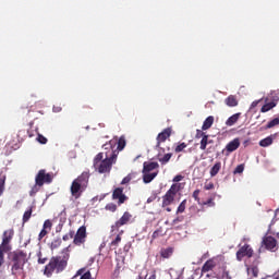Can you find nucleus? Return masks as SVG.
<instances>
[{
  "mask_svg": "<svg viewBox=\"0 0 279 279\" xmlns=\"http://www.w3.org/2000/svg\"><path fill=\"white\" fill-rule=\"evenodd\" d=\"M89 180H90V172H86V171L73 180L70 191L74 199H80V197H82V193H84V191L88 189Z\"/></svg>",
  "mask_w": 279,
  "mask_h": 279,
  "instance_id": "obj_1",
  "label": "nucleus"
},
{
  "mask_svg": "<svg viewBox=\"0 0 279 279\" xmlns=\"http://www.w3.org/2000/svg\"><path fill=\"white\" fill-rule=\"evenodd\" d=\"M117 163V159L105 157L104 153H98L94 158V168L98 173H110L112 171V165Z\"/></svg>",
  "mask_w": 279,
  "mask_h": 279,
  "instance_id": "obj_2",
  "label": "nucleus"
},
{
  "mask_svg": "<svg viewBox=\"0 0 279 279\" xmlns=\"http://www.w3.org/2000/svg\"><path fill=\"white\" fill-rule=\"evenodd\" d=\"M66 259L57 256V257H51L50 262L48 265H46L44 269V275L47 276V278H51L53 276V271L57 269V274L62 272L63 269H66Z\"/></svg>",
  "mask_w": 279,
  "mask_h": 279,
  "instance_id": "obj_3",
  "label": "nucleus"
},
{
  "mask_svg": "<svg viewBox=\"0 0 279 279\" xmlns=\"http://www.w3.org/2000/svg\"><path fill=\"white\" fill-rule=\"evenodd\" d=\"M180 193V184L173 183L170 189L162 196V208L171 206L172 202H175V196Z\"/></svg>",
  "mask_w": 279,
  "mask_h": 279,
  "instance_id": "obj_4",
  "label": "nucleus"
},
{
  "mask_svg": "<svg viewBox=\"0 0 279 279\" xmlns=\"http://www.w3.org/2000/svg\"><path fill=\"white\" fill-rule=\"evenodd\" d=\"M264 250H267L268 252H278V240L271 235H265L262 240V245L258 250V254L263 252Z\"/></svg>",
  "mask_w": 279,
  "mask_h": 279,
  "instance_id": "obj_5",
  "label": "nucleus"
},
{
  "mask_svg": "<svg viewBox=\"0 0 279 279\" xmlns=\"http://www.w3.org/2000/svg\"><path fill=\"white\" fill-rule=\"evenodd\" d=\"M102 149L105 158H111L113 160H117V156H119V151H117V138H112L108 143L102 145Z\"/></svg>",
  "mask_w": 279,
  "mask_h": 279,
  "instance_id": "obj_6",
  "label": "nucleus"
},
{
  "mask_svg": "<svg viewBox=\"0 0 279 279\" xmlns=\"http://www.w3.org/2000/svg\"><path fill=\"white\" fill-rule=\"evenodd\" d=\"M35 182H37L39 186L51 184V182H53V172H47L45 169L39 170L35 177Z\"/></svg>",
  "mask_w": 279,
  "mask_h": 279,
  "instance_id": "obj_7",
  "label": "nucleus"
},
{
  "mask_svg": "<svg viewBox=\"0 0 279 279\" xmlns=\"http://www.w3.org/2000/svg\"><path fill=\"white\" fill-rule=\"evenodd\" d=\"M132 215L130 211H124L122 217L114 222V225L111 226V232H119V228H122V226H128L129 223H132Z\"/></svg>",
  "mask_w": 279,
  "mask_h": 279,
  "instance_id": "obj_8",
  "label": "nucleus"
},
{
  "mask_svg": "<svg viewBox=\"0 0 279 279\" xmlns=\"http://www.w3.org/2000/svg\"><path fill=\"white\" fill-rule=\"evenodd\" d=\"M236 260L241 262L243 260V258H252V256H254V248H252V246L250 244H244L243 246H241L236 254Z\"/></svg>",
  "mask_w": 279,
  "mask_h": 279,
  "instance_id": "obj_9",
  "label": "nucleus"
},
{
  "mask_svg": "<svg viewBox=\"0 0 279 279\" xmlns=\"http://www.w3.org/2000/svg\"><path fill=\"white\" fill-rule=\"evenodd\" d=\"M11 264L25 265L27 263V253L23 251H14L10 255Z\"/></svg>",
  "mask_w": 279,
  "mask_h": 279,
  "instance_id": "obj_10",
  "label": "nucleus"
},
{
  "mask_svg": "<svg viewBox=\"0 0 279 279\" xmlns=\"http://www.w3.org/2000/svg\"><path fill=\"white\" fill-rule=\"evenodd\" d=\"M74 245H84L86 243V227L82 226L77 229L73 240Z\"/></svg>",
  "mask_w": 279,
  "mask_h": 279,
  "instance_id": "obj_11",
  "label": "nucleus"
},
{
  "mask_svg": "<svg viewBox=\"0 0 279 279\" xmlns=\"http://www.w3.org/2000/svg\"><path fill=\"white\" fill-rule=\"evenodd\" d=\"M112 199H118V206L125 204L129 197L123 193V187H116L112 192Z\"/></svg>",
  "mask_w": 279,
  "mask_h": 279,
  "instance_id": "obj_12",
  "label": "nucleus"
},
{
  "mask_svg": "<svg viewBox=\"0 0 279 279\" xmlns=\"http://www.w3.org/2000/svg\"><path fill=\"white\" fill-rule=\"evenodd\" d=\"M25 265L23 264H11V274L15 276V278L23 279L25 278Z\"/></svg>",
  "mask_w": 279,
  "mask_h": 279,
  "instance_id": "obj_13",
  "label": "nucleus"
},
{
  "mask_svg": "<svg viewBox=\"0 0 279 279\" xmlns=\"http://www.w3.org/2000/svg\"><path fill=\"white\" fill-rule=\"evenodd\" d=\"M170 137H171V128H167L157 135L156 148L160 149L161 143H165V141H167V138H170Z\"/></svg>",
  "mask_w": 279,
  "mask_h": 279,
  "instance_id": "obj_14",
  "label": "nucleus"
},
{
  "mask_svg": "<svg viewBox=\"0 0 279 279\" xmlns=\"http://www.w3.org/2000/svg\"><path fill=\"white\" fill-rule=\"evenodd\" d=\"M217 267V260L215 258L208 259L202 267V274H208Z\"/></svg>",
  "mask_w": 279,
  "mask_h": 279,
  "instance_id": "obj_15",
  "label": "nucleus"
},
{
  "mask_svg": "<svg viewBox=\"0 0 279 279\" xmlns=\"http://www.w3.org/2000/svg\"><path fill=\"white\" fill-rule=\"evenodd\" d=\"M159 167H160V165H158V162H156V161H150V162L145 161L143 163L142 173H151V171L158 169Z\"/></svg>",
  "mask_w": 279,
  "mask_h": 279,
  "instance_id": "obj_16",
  "label": "nucleus"
},
{
  "mask_svg": "<svg viewBox=\"0 0 279 279\" xmlns=\"http://www.w3.org/2000/svg\"><path fill=\"white\" fill-rule=\"evenodd\" d=\"M239 147H241V141L239 138H234L227 144L226 149L229 151V154H232V151H236Z\"/></svg>",
  "mask_w": 279,
  "mask_h": 279,
  "instance_id": "obj_17",
  "label": "nucleus"
},
{
  "mask_svg": "<svg viewBox=\"0 0 279 279\" xmlns=\"http://www.w3.org/2000/svg\"><path fill=\"white\" fill-rule=\"evenodd\" d=\"M225 104L229 108H235V106H239V100L236 99V96L230 95L225 99Z\"/></svg>",
  "mask_w": 279,
  "mask_h": 279,
  "instance_id": "obj_18",
  "label": "nucleus"
},
{
  "mask_svg": "<svg viewBox=\"0 0 279 279\" xmlns=\"http://www.w3.org/2000/svg\"><path fill=\"white\" fill-rule=\"evenodd\" d=\"M14 239V229L5 230L2 234V242L12 243Z\"/></svg>",
  "mask_w": 279,
  "mask_h": 279,
  "instance_id": "obj_19",
  "label": "nucleus"
},
{
  "mask_svg": "<svg viewBox=\"0 0 279 279\" xmlns=\"http://www.w3.org/2000/svg\"><path fill=\"white\" fill-rule=\"evenodd\" d=\"M158 175V171L156 172H143V182L144 184H149Z\"/></svg>",
  "mask_w": 279,
  "mask_h": 279,
  "instance_id": "obj_20",
  "label": "nucleus"
},
{
  "mask_svg": "<svg viewBox=\"0 0 279 279\" xmlns=\"http://www.w3.org/2000/svg\"><path fill=\"white\" fill-rule=\"evenodd\" d=\"M213 123H215V117L213 116L207 117L203 122L202 130L203 131L210 130V128H213Z\"/></svg>",
  "mask_w": 279,
  "mask_h": 279,
  "instance_id": "obj_21",
  "label": "nucleus"
},
{
  "mask_svg": "<svg viewBox=\"0 0 279 279\" xmlns=\"http://www.w3.org/2000/svg\"><path fill=\"white\" fill-rule=\"evenodd\" d=\"M160 256L161 258H171V256H173V247L161 248Z\"/></svg>",
  "mask_w": 279,
  "mask_h": 279,
  "instance_id": "obj_22",
  "label": "nucleus"
},
{
  "mask_svg": "<svg viewBox=\"0 0 279 279\" xmlns=\"http://www.w3.org/2000/svg\"><path fill=\"white\" fill-rule=\"evenodd\" d=\"M125 136H121L119 140H117V145H116V149L119 154V151H123V149H125Z\"/></svg>",
  "mask_w": 279,
  "mask_h": 279,
  "instance_id": "obj_23",
  "label": "nucleus"
},
{
  "mask_svg": "<svg viewBox=\"0 0 279 279\" xmlns=\"http://www.w3.org/2000/svg\"><path fill=\"white\" fill-rule=\"evenodd\" d=\"M239 119H241V113H235L230 118H228V120L226 121V125H228L229 128H232V125H234V123H236Z\"/></svg>",
  "mask_w": 279,
  "mask_h": 279,
  "instance_id": "obj_24",
  "label": "nucleus"
},
{
  "mask_svg": "<svg viewBox=\"0 0 279 279\" xmlns=\"http://www.w3.org/2000/svg\"><path fill=\"white\" fill-rule=\"evenodd\" d=\"M219 171H221V161H217L214 167H211L209 173L211 178H215V175H217V173H219Z\"/></svg>",
  "mask_w": 279,
  "mask_h": 279,
  "instance_id": "obj_25",
  "label": "nucleus"
},
{
  "mask_svg": "<svg viewBox=\"0 0 279 279\" xmlns=\"http://www.w3.org/2000/svg\"><path fill=\"white\" fill-rule=\"evenodd\" d=\"M274 144V137L270 135L262 141H259V147H269Z\"/></svg>",
  "mask_w": 279,
  "mask_h": 279,
  "instance_id": "obj_26",
  "label": "nucleus"
},
{
  "mask_svg": "<svg viewBox=\"0 0 279 279\" xmlns=\"http://www.w3.org/2000/svg\"><path fill=\"white\" fill-rule=\"evenodd\" d=\"M12 251V245H10V242H1L0 244V252L3 254H8V252Z\"/></svg>",
  "mask_w": 279,
  "mask_h": 279,
  "instance_id": "obj_27",
  "label": "nucleus"
},
{
  "mask_svg": "<svg viewBox=\"0 0 279 279\" xmlns=\"http://www.w3.org/2000/svg\"><path fill=\"white\" fill-rule=\"evenodd\" d=\"M199 206H207V208H215L216 203H215V196L209 197L207 201L202 202Z\"/></svg>",
  "mask_w": 279,
  "mask_h": 279,
  "instance_id": "obj_28",
  "label": "nucleus"
},
{
  "mask_svg": "<svg viewBox=\"0 0 279 279\" xmlns=\"http://www.w3.org/2000/svg\"><path fill=\"white\" fill-rule=\"evenodd\" d=\"M272 108H276V102H275V101L265 104V105L262 107L260 112H269V110H272Z\"/></svg>",
  "mask_w": 279,
  "mask_h": 279,
  "instance_id": "obj_29",
  "label": "nucleus"
},
{
  "mask_svg": "<svg viewBox=\"0 0 279 279\" xmlns=\"http://www.w3.org/2000/svg\"><path fill=\"white\" fill-rule=\"evenodd\" d=\"M173 157V154L168 153L162 157H159L158 160L161 165H167V162H169V160H171V158Z\"/></svg>",
  "mask_w": 279,
  "mask_h": 279,
  "instance_id": "obj_30",
  "label": "nucleus"
},
{
  "mask_svg": "<svg viewBox=\"0 0 279 279\" xmlns=\"http://www.w3.org/2000/svg\"><path fill=\"white\" fill-rule=\"evenodd\" d=\"M60 245H62V239L57 238V239L52 240V242L50 244V250H58V247H60Z\"/></svg>",
  "mask_w": 279,
  "mask_h": 279,
  "instance_id": "obj_31",
  "label": "nucleus"
},
{
  "mask_svg": "<svg viewBox=\"0 0 279 279\" xmlns=\"http://www.w3.org/2000/svg\"><path fill=\"white\" fill-rule=\"evenodd\" d=\"M121 234H123V231H120V234H118L116 239L111 241V247H119V243H121Z\"/></svg>",
  "mask_w": 279,
  "mask_h": 279,
  "instance_id": "obj_32",
  "label": "nucleus"
},
{
  "mask_svg": "<svg viewBox=\"0 0 279 279\" xmlns=\"http://www.w3.org/2000/svg\"><path fill=\"white\" fill-rule=\"evenodd\" d=\"M185 210H186V199H183L177 209V215H180V214L184 213Z\"/></svg>",
  "mask_w": 279,
  "mask_h": 279,
  "instance_id": "obj_33",
  "label": "nucleus"
},
{
  "mask_svg": "<svg viewBox=\"0 0 279 279\" xmlns=\"http://www.w3.org/2000/svg\"><path fill=\"white\" fill-rule=\"evenodd\" d=\"M276 125H279V118H275L270 122H268L266 125V130H271V128H276Z\"/></svg>",
  "mask_w": 279,
  "mask_h": 279,
  "instance_id": "obj_34",
  "label": "nucleus"
},
{
  "mask_svg": "<svg viewBox=\"0 0 279 279\" xmlns=\"http://www.w3.org/2000/svg\"><path fill=\"white\" fill-rule=\"evenodd\" d=\"M214 278H215V279H220V278H221V279H232V277H230V272H229L228 270H226V269H223L221 276L216 275V276H214Z\"/></svg>",
  "mask_w": 279,
  "mask_h": 279,
  "instance_id": "obj_35",
  "label": "nucleus"
},
{
  "mask_svg": "<svg viewBox=\"0 0 279 279\" xmlns=\"http://www.w3.org/2000/svg\"><path fill=\"white\" fill-rule=\"evenodd\" d=\"M208 145V135H204V137L201 140V147L203 151L206 150V147Z\"/></svg>",
  "mask_w": 279,
  "mask_h": 279,
  "instance_id": "obj_36",
  "label": "nucleus"
},
{
  "mask_svg": "<svg viewBox=\"0 0 279 279\" xmlns=\"http://www.w3.org/2000/svg\"><path fill=\"white\" fill-rule=\"evenodd\" d=\"M29 219H32V208H29L28 210H26L23 215V223H27V221H29Z\"/></svg>",
  "mask_w": 279,
  "mask_h": 279,
  "instance_id": "obj_37",
  "label": "nucleus"
},
{
  "mask_svg": "<svg viewBox=\"0 0 279 279\" xmlns=\"http://www.w3.org/2000/svg\"><path fill=\"white\" fill-rule=\"evenodd\" d=\"M43 186L38 185L37 182H35V186L32 187V190L29 191V195L31 197H34V195H36V193H38V191H40Z\"/></svg>",
  "mask_w": 279,
  "mask_h": 279,
  "instance_id": "obj_38",
  "label": "nucleus"
},
{
  "mask_svg": "<svg viewBox=\"0 0 279 279\" xmlns=\"http://www.w3.org/2000/svg\"><path fill=\"white\" fill-rule=\"evenodd\" d=\"M187 145L186 143L182 142L174 148L175 154H180L183 149H186Z\"/></svg>",
  "mask_w": 279,
  "mask_h": 279,
  "instance_id": "obj_39",
  "label": "nucleus"
},
{
  "mask_svg": "<svg viewBox=\"0 0 279 279\" xmlns=\"http://www.w3.org/2000/svg\"><path fill=\"white\" fill-rule=\"evenodd\" d=\"M75 236V231L70 230L66 234L63 235V241H71Z\"/></svg>",
  "mask_w": 279,
  "mask_h": 279,
  "instance_id": "obj_40",
  "label": "nucleus"
},
{
  "mask_svg": "<svg viewBox=\"0 0 279 279\" xmlns=\"http://www.w3.org/2000/svg\"><path fill=\"white\" fill-rule=\"evenodd\" d=\"M133 178H134V174H132V173L128 174L126 177H124L122 179L121 184L122 185L123 184H130V182H132Z\"/></svg>",
  "mask_w": 279,
  "mask_h": 279,
  "instance_id": "obj_41",
  "label": "nucleus"
},
{
  "mask_svg": "<svg viewBox=\"0 0 279 279\" xmlns=\"http://www.w3.org/2000/svg\"><path fill=\"white\" fill-rule=\"evenodd\" d=\"M53 227V223L51 222V220H45V222H44V226H43V228H44V230H48V232H51V228Z\"/></svg>",
  "mask_w": 279,
  "mask_h": 279,
  "instance_id": "obj_42",
  "label": "nucleus"
},
{
  "mask_svg": "<svg viewBox=\"0 0 279 279\" xmlns=\"http://www.w3.org/2000/svg\"><path fill=\"white\" fill-rule=\"evenodd\" d=\"M243 171H245V165L241 163L236 166V168L233 171V174L236 175L239 173H243Z\"/></svg>",
  "mask_w": 279,
  "mask_h": 279,
  "instance_id": "obj_43",
  "label": "nucleus"
},
{
  "mask_svg": "<svg viewBox=\"0 0 279 279\" xmlns=\"http://www.w3.org/2000/svg\"><path fill=\"white\" fill-rule=\"evenodd\" d=\"M105 208L110 213H117V204L114 203L107 204Z\"/></svg>",
  "mask_w": 279,
  "mask_h": 279,
  "instance_id": "obj_44",
  "label": "nucleus"
},
{
  "mask_svg": "<svg viewBox=\"0 0 279 279\" xmlns=\"http://www.w3.org/2000/svg\"><path fill=\"white\" fill-rule=\"evenodd\" d=\"M37 141L40 143V145H47V137H45L43 134L38 133Z\"/></svg>",
  "mask_w": 279,
  "mask_h": 279,
  "instance_id": "obj_45",
  "label": "nucleus"
},
{
  "mask_svg": "<svg viewBox=\"0 0 279 279\" xmlns=\"http://www.w3.org/2000/svg\"><path fill=\"white\" fill-rule=\"evenodd\" d=\"M204 136H208V134H206V133L204 132V130L197 129V130H196L195 138H204Z\"/></svg>",
  "mask_w": 279,
  "mask_h": 279,
  "instance_id": "obj_46",
  "label": "nucleus"
},
{
  "mask_svg": "<svg viewBox=\"0 0 279 279\" xmlns=\"http://www.w3.org/2000/svg\"><path fill=\"white\" fill-rule=\"evenodd\" d=\"M192 197L195 199V202H197V204H202L199 199V190H195L192 194Z\"/></svg>",
  "mask_w": 279,
  "mask_h": 279,
  "instance_id": "obj_47",
  "label": "nucleus"
},
{
  "mask_svg": "<svg viewBox=\"0 0 279 279\" xmlns=\"http://www.w3.org/2000/svg\"><path fill=\"white\" fill-rule=\"evenodd\" d=\"M158 236H162V230L161 229H157L156 231L153 232V235H151L153 241L158 239Z\"/></svg>",
  "mask_w": 279,
  "mask_h": 279,
  "instance_id": "obj_48",
  "label": "nucleus"
},
{
  "mask_svg": "<svg viewBox=\"0 0 279 279\" xmlns=\"http://www.w3.org/2000/svg\"><path fill=\"white\" fill-rule=\"evenodd\" d=\"M213 189H215V183H213V182L205 183V185H204L205 191H213Z\"/></svg>",
  "mask_w": 279,
  "mask_h": 279,
  "instance_id": "obj_49",
  "label": "nucleus"
},
{
  "mask_svg": "<svg viewBox=\"0 0 279 279\" xmlns=\"http://www.w3.org/2000/svg\"><path fill=\"white\" fill-rule=\"evenodd\" d=\"M49 231L47 229H41V231L39 232V235H38V240L39 241H43V239H45V235L48 233Z\"/></svg>",
  "mask_w": 279,
  "mask_h": 279,
  "instance_id": "obj_50",
  "label": "nucleus"
},
{
  "mask_svg": "<svg viewBox=\"0 0 279 279\" xmlns=\"http://www.w3.org/2000/svg\"><path fill=\"white\" fill-rule=\"evenodd\" d=\"M4 189H5V177L0 178V191H1V193H3Z\"/></svg>",
  "mask_w": 279,
  "mask_h": 279,
  "instance_id": "obj_51",
  "label": "nucleus"
},
{
  "mask_svg": "<svg viewBox=\"0 0 279 279\" xmlns=\"http://www.w3.org/2000/svg\"><path fill=\"white\" fill-rule=\"evenodd\" d=\"M41 255H43L41 253L38 254V256H39L38 264L45 265V263H47V257H40Z\"/></svg>",
  "mask_w": 279,
  "mask_h": 279,
  "instance_id": "obj_52",
  "label": "nucleus"
},
{
  "mask_svg": "<svg viewBox=\"0 0 279 279\" xmlns=\"http://www.w3.org/2000/svg\"><path fill=\"white\" fill-rule=\"evenodd\" d=\"M93 276L90 275V270L86 271L81 276V279H90Z\"/></svg>",
  "mask_w": 279,
  "mask_h": 279,
  "instance_id": "obj_53",
  "label": "nucleus"
},
{
  "mask_svg": "<svg viewBox=\"0 0 279 279\" xmlns=\"http://www.w3.org/2000/svg\"><path fill=\"white\" fill-rule=\"evenodd\" d=\"M252 274L254 278H258V267H253L252 268Z\"/></svg>",
  "mask_w": 279,
  "mask_h": 279,
  "instance_id": "obj_54",
  "label": "nucleus"
},
{
  "mask_svg": "<svg viewBox=\"0 0 279 279\" xmlns=\"http://www.w3.org/2000/svg\"><path fill=\"white\" fill-rule=\"evenodd\" d=\"M3 254L4 253L0 251V267L3 265V263H5V256Z\"/></svg>",
  "mask_w": 279,
  "mask_h": 279,
  "instance_id": "obj_55",
  "label": "nucleus"
},
{
  "mask_svg": "<svg viewBox=\"0 0 279 279\" xmlns=\"http://www.w3.org/2000/svg\"><path fill=\"white\" fill-rule=\"evenodd\" d=\"M182 179H183V177L182 175H175L174 178H173V182H182Z\"/></svg>",
  "mask_w": 279,
  "mask_h": 279,
  "instance_id": "obj_56",
  "label": "nucleus"
},
{
  "mask_svg": "<svg viewBox=\"0 0 279 279\" xmlns=\"http://www.w3.org/2000/svg\"><path fill=\"white\" fill-rule=\"evenodd\" d=\"M258 104H260V100L253 101L251 105V108H256V106H258Z\"/></svg>",
  "mask_w": 279,
  "mask_h": 279,
  "instance_id": "obj_57",
  "label": "nucleus"
},
{
  "mask_svg": "<svg viewBox=\"0 0 279 279\" xmlns=\"http://www.w3.org/2000/svg\"><path fill=\"white\" fill-rule=\"evenodd\" d=\"M180 221H182V218L178 217L172 221V223H180Z\"/></svg>",
  "mask_w": 279,
  "mask_h": 279,
  "instance_id": "obj_58",
  "label": "nucleus"
},
{
  "mask_svg": "<svg viewBox=\"0 0 279 279\" xmlns=\"http://www.w3.org/2000/svg\"><path fill=\"white\" fill-rule=\"evenodd\" d=\"M62 111V108L60 107H53V112H61Z\"/></svg>",
  "mask_w": 279,
  "mask_h": 279,
  "instance_id": "obj_59",
  "label": "nucleus"
},
{
  "mask_svg": "<svg viewBox=\"0 0 279 279\" xmlns=\"http://www.w3.org/2000/svg\"><path fill=\"white\" fill-rule=\"evenodd\" d=\"M82 274H84V269H80V270L76 272V276H82Z\"/></svg>",
  "mask_w": 279,
  "mask_h": 279,
  "instance_id": "obj_60",
  "label": "nucleus"
},
{
  "mask_svg": "<svg viewBox=\"0 0 279 279\" xmlns=\"http://www.w3.org/2000/svg\"><path fill=\"white\" fill-rule=\"evenodd\" d=\"M21 134H25V131H20L17 136L21 137Z\"/></svg>",
  "mask_w": 279,
  "mask_h": 279,
  "instance_id": "obj_61",
  "label": "nucleus"
},
{
  "mask_svg": "<svg viewBox=\"0 0 279 279\" xmlns=\"http://www.w3.org/2000/svg\"><path fill=\"white\" fill-rule=\"evenodd\" d=\"M167 213H171V207L166 208Z\"/></svg>",
  "mask_w": 279,
  "mask_h": 279,
  "instance_id": "obj_62",
  "label": "nucleus"
},
{
  "mask_svg": "<svg viewBox=\"0 0 279 279\" xmlns=\"http://www.w3.org/2000/svg\"><path fill=\"white\" fill-rule=\"evenodd\" d=\"M27 134H28L29 138H32V136H34V134L29 133V131H27Z\"/></svg>",
  "mask_w": 279,
  "mask_h": 279,
  "instance_id": "obj_63",
  "label": "nucleus"
},
{
  "mask_svg": "<svg viewBox=\"0 0 279 279\" xmlns=\"http://www.w3.org/2000/svg\"><path fill=\"white\" fill-rule=\"evenodd\" d=\"M151 202H154L153 198H148V199H147V203H148V204L151 203Z\"/></svg>",
  "mask_w": 279,
  "mask_h": 279,
  "instance_id": "obj_64",
  "label": "nucleus"
}]
</instances>
